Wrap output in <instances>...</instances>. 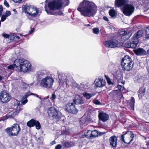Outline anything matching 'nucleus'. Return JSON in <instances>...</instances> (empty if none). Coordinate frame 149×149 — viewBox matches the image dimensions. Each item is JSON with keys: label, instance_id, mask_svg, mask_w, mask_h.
Here are the masks:
<instances>
[{"label": "nucleus", "instance_id": "1", "mask_svg": "<svg viewBox=\"0 0 149 149\" xmlns=\"http://www.w3.org/2000/svg\"><path fill=\"white\" fill-rule=\"evenodd\" d=\"M77 10L81 15L88 17H93L97 11V6L94 3L86 0L80 3Z\"/></svg>", "mask_w": 149, "mask_h": 149}, {"label": "nucleus", "instance_id": "2", "mask_svg": "<svg viewBox=\"0 0 149 149\" xmlns=\"http://www.w3.org/2000/svg\"><path fill=\"white\" fill-rule=\"evenodd\" d=\"M16 68L18 70L24 72H29L31 70V65L27 60L24 59H17L14 61Z\"/></svg>", "mask_w": 149, "mask_h": 149}, {"label": "nucleus", "instance_id": "3", "mask_svg": "<svg viewBox=\"0 0 149 149\" xmlns=\"http://www.w3.org/2000/svg\"><path fill=\"white\" fill-rule=\"evenodd\" d=\"M69 2V0H54L48 3V7L51 10H58L68 5Z\"/></svg>", "mask_w": 149, "mask_h": 149}, {"label": "nucleus", "instance_id": "4", "mask_svg": "<svg viewBox=\"0 0 149 149\" xmlns=\"http://www.w3.org/2000/svg\"><path fill=\"white\" fill-rule=\"evenodd\" d=\"M121 65L123 70L128 71L132 69L134 63L131 58L127 55L122 59Z\"/></svg>", "mask_w": 149, "mask_h": 149}, {"label": "nucleus", "instance_id": "5", "mask_svg": "<svg viewBox=\"0 0 149 149\" xmlns=\"http://www.w3.org/2000/svg\"><path fill=\"white\" fill-rule=\"evenodd\" d=\"M143 33L142 30L139 31L136 34L134 35L130 40L125 43V47L128 48H135L138 42V38L141 37Z\"/></svg>", "mask_w": 149, "mask_h": 149}, {"label": "nucleus", "instance_id": "6", "mask_svg": "<svg viewBox=\"0 0 149 149\" xmlns=\"http://www.w3.org/2000/svg\"><path fill=\"white\" fill-rule=\"evenodd\" d=\"M54 81V79L52 76H48L41 80L40 85L41 87L47 89L51 88L53 85Z\"/></svg>", "mask_w": 149, "mask_h": 149}, {"label": "nucleus", "instance_id": "7", "mask_svg": "<svg viewBox=\"0 0 149 149\" xmlns=\"http://www.w3.org/2000/svg\"><path fill=\"white\" fill-rule=\"evenodd\" d=\"M20 130V127L19 125L17 124H14L11 127H8L5 129V131L10 136H17Z\"/></svg>", "mask_w": 149, "mask_h": 149}, {"label": "nucleus", "instance_id": "8", "mask_svg": "<svg viewBox=\"0 0 149 149\" xmlns=\"http://www.w3.org/2000/svg\"><path fill=\"white\" fill-rule=\"evenodd\" d=\"M47 113L50 117H52L53 119L56 120H58L62 116L61 113L53 107H50Z\"/></svg>", "mask_w": 149, "mask_h": 149}, {"label": "nucleus", "instance_id": "9", "mask_svg": "<svg viewBox=\"0 0 149 149\" xmlns=\"http://www.w3.org/2000/svg\"><path fill=\"white\" fill-rule=\"evenodd\" d=\"M134 137L133 133L130 131H127L121 135L122 141L126 143L129 144L132 141Z\"/></svg>", "mask_w": 149, "mask_h": 149}, {"label": "nucleus", "instance_id": "10", "mask_svg": "<svg viewBox=\"0 0 149 149\" xmlns=\"http://www.w3.org/2000/svg\"><path fill=\"white\" fill-rule=\"evenodd\" d=\"M122 10L125 15L130 16L134 12V7L131 4H127L123 6Z\"/></svg>", "mask_w": 149, "mask_h": 149}, {"label": "nucleus", "instance_id": "11", "mask_svg": "<svg viewBox=\"0 0 149 149\" xmlns=\"http://www.w3.org/2000/svg\"><path fill=\"white\" fill-rule=\"evenodd\" d=\"M65 109L67 112L74 114H77L78 111L73 103L70 102L66 104L65 107Z\"/></svg>", "mask_w": 149, "mask_h": 149}, {"label": "nucleus", "instance_id": "12", "mask_svg": "<svg viewBox=\"0 0 149 149\" xmlns=\"http://www.w3.org/2000/svg\"><path fill=\"white\" fill-rule=\"evenodd\" d=\"M59 78V82L60 85L63 86L64 85L67 86L69 82L67 76L64 74H60L58 76Z\"/></svg>", "mask_w": 149, "mask_h": 149}, {"label": "nucleus", "instance_id": "13", "mask_svg": "<svg viewBox=\"0 0 149 149\" xmlns=\"http://www.w3.org/2000/svg\"><path fill=\"white\" fill-rule=\"evenodd\" d=\"M11 96L9 94L7 93L4 91H2L0 94V100L3 103L7 102L11 99Z\"/></svg>", "mask_w": 149, "mask_h": 149}, {"label": "nucleus", "instance_id": "14", "mask_svg": "<svg viewBox=\"0 0 149 149\" xmlns=\"http://www.w3.org/2000/svg\"><path fill=\"white\" fill-rule=\"evenodd\" d=\"M119 34L122 40L125 41L128 39L130 37L132 33L131 31H122L119 32Z\"/></svg>", "mask_w": 149, "mask_h": 149}, {"label": "nucleus", "instance_id": "15", "mask_svg": "<svg viewBox=\"0 0 149 149\" xmlns=\"http://www.w3.org/2000/svg\"><path fill=\"white\" fill-rule=\"evenodd\" d=\"M73 101L74 103L77 105L82 104L84 103L85 99L83 96L76 95L74 97Z\"/></svg>", "mask_w": 149, "mask_h": 149}, {"label": "nucleus", "instance_id": "16", "mask_svg": "<svg viewBox=\"0 0 149 149\" xmlns=\"http://www.w3.org/2000/svg\"><path fill=\"white\" fill-rule=\"evenodd\" d=\"M103 44L107 47L109 48L117 47L118 45L117 42L112 40L104 41Z\"/></svg>", "mask_w": 149, "mask_h": 149}, {"label": "nucleus", "instance_id": "17", "mask_svg": "<svg viewBox=\"0 0 149 149\" xmlns=\"http://www.w3.org/2000/svg\"><path fill=\"white\" fill-rule=\"evenodd\" d=\"M117 138L115 135L110 137L109 139L110 145L113 148H116L117 144Z\"/></svg>", "mask_w": 149, "mask_h": 149}, {"label": "nucleus", "instance_id": "18", "mask_svg": "<svg viewBox=\"0 0 149 149\" xmlns=\"http://www.w3.org/2000/svg\"><path fill=\"white\" fill-rule=\"evenodd\" d=\"M98 117L100 120L103 122H106L109 119V116L106 113L101 112L99 113Z\"/></svg>", "mask_w": 149, "mask_h": 149}, {"label": "nucleus", "instance_id": "19", "mask_svg": "<svg viewBox=\"0 0 149 149\" xmlns=\"http://www.w3.org/2000/svg\"><path fill=\"white\" fill-rule=\"evenodd\" d=\"M38 9V8L32 6L30 9V11L28 15L29 16L33 17H36L39 14Z\"/></svg>", "mask_w": 149, "mask_h": 149}, {"label": "nucleus", "instance_id": "20", "mask_svg": "<svg viewBox=\"0 0 149 149\" xmlns=\"http://www.w3.org/2000/svg\"><path fill=\"white\" fill-rule=\"evenodd\" d=\"M95 83L97 87H101L105 85L106 82L103 78H99L96 79Z\"/></svg>", "mask_w": 149, "mask_h": 149}, {"label": "nucleus", "instance_id": "21", "mask_svg": "<svg viewBox=\"0 0 149 149\" xmlns=\"http://www.w3.org/2000/svg\"><path fill=\"white\" fill-rule=\"evenodd\" d=\"M47 6L45 5V10L46 12L48 14L51 15H63V13L61 11L59 10L57 13H54L52 11V10H51L49 8V10H48L47 8Z\"/></svg>", "mask_w": 149, "mask_h": 149}, {"label": "nucleus", "instance_id": "22", "mask_svg": "<svg viewBox=\"0 0 149 149\" xmlns=\"http://www.w3.org/2000/svg\"><path fill=\"white\" fill-rule=\"evenodd\" d=\"M90 122V118L87 116L84 115L80 118L79 122L81 123V125H87Z\"/></svg>", "mask_w": 149, "mask_h": 149}, {"label": "nucleus", "instance_id": "23", "mask_svg": "<svg viewBox=\"0 0 149 149\" xmlns=\"http://www.w3.org/2000/svg\"><path fill=\"white\" fill-rule=\"evenodd\" d=\"M32 6L31 5L27 4L23 5L22 7V10L25 13L28 15L30 11V9Z\"/></svg>", "mask_w": 149, "mask_h": 149}, {"label": "nucleus", "instance_id": "24", "mask_svg": "<svg viewBox=\"0 0 149 149\" xmlns=\"http://www.w3.org/2000/svg\"><path fill=\"white\" fill-rule=\"evenodd\" d=\"M127 3L126 0H116L115 1V6L117 7L124 6Z\"/></svg>", "mask_w": 149, "mask_h": 149}, {"label": "nucleus", "instance_id": "25", "mask_svg": "<svg viewBox=\"0 0 149 149\" xmlns=\"http://www.w3.org/2000/svg\"><path fill=\"white\" fill-rule=\"evenodd\" d=\"M134 53L138 55H143L146 54V52L144 50L141 48H139L134 51Z\"/></svg>", "mask_w": 149, "mask_h": 149}, {"label": "nucleus", "instance_id": "26", "mask_svg": "<svg viewBox=\"0 0 149 149\" xmlns=\"http://www.w3.org/2000/svg\"><path fill=\"white\" fill-rule=\"evenodd\" d=\"M82 94L85 98L87 100H89L94 96L95 95V93H89L87 92H85L83 93Z\"/></svg>", "mask_w": 149, "mask_h": 149}, {"label": "nucleus", "instance_id": "27", "mask_svg": "<svg viewBox=\"0 0 149 149\" xmlns=\"http://www.w3.org/2000/svg\"><path fill=\"white\" fill-rule=\"evenodd\" d=\"M46 74V72L45 70L39 71L36 74V77L38 81L40 80L41 78H43V76Z\"/></svg>", "mask_w": 149, "mask_h": 149}, {"label": "nucleus", "instance_id": "28", "mask_svg": "<svg viewBox=\"0 0 149 149\" xmlns=\"http://www.w3.org/2000/svg\"><path fill=\"white\" fill-rule=\"evenodd\" d=\"M145 90L146 88L144 87L140 88L138 93V95L139 99H141L142 97L145 95Z\"/></svg>", "mask_w": 149, "mask_h": 149}, {"label": "nucleus", "instance_id": "29", "mask_svg": "<svg viewBox=\"0 0 149 149\" xmlns=\"http://www.w3.org/2000/svg\"><path fill=\"white\" fill-rule=\"evenodd\" d=\"M17 114V112L15 110H13L9 112L7 115L6 117L8 118H13Z\"/></svg>", "mask_w": 149, "mask_h": 149}, {"label": "nucleus", "instance_id": "30", "mask_svg": "<svg viewBox=\"0 0 149 149\" xmlns=\"http://www.w3.org/2000/svg\"><path fill=\"white\" fill-rule=\"evenodd\" d=\"M135 101L134 97H132L130 103L129 105V108L132 110H134V106Z\"/></svg>", "mask_w": 149, "mask_h": 149}, {"label": "nucleus", "instance_id": "31", "mask_svg": "<svg viewBox=\"0 0 149 149\" xmlns=\"http://www.w3.org/2000/svg\"><path fill=\"white\" fill-rule=\"evenodd\" d=\"M70 133L68 129L65 127H63L62 128L61 135H66L69 134Z\"/></svg>", "mask_w": 149, "mask_h": 149}, {"label": "nucleus", "instance_id": "32", "mask_svg": "<svg viewBox=\"0 0 149 149\" xmlns=\"http://www.w3.org/2000/svg\"><path fill=\"white\" fill-rule=\"evenodd\" d=\"M88 88L89 87L86 84L81 83V84L79 89L83 91H86L88 89Z\"/></svg>", "mask_w": 149, "mask_h": 149}, {"label": "nucleus", "instance_id": "33", "mask_svg": "<svg viewBox=\"0 0 149 149\" xmlns=\"http://www.w3.org/2000/svg\"><path fill=\"white\" fill-rule=\"evenodd\" d=\"M36 120L34 119H31L27 122V125L30 127H32L35 126V124Z\"/></svg>", "mask_w": 149, "mask_h": 149}, {"label": "nucleus", "instance_id": "34", "mask_svg": "<svg viewBox=\"0 0 149 149\" xmlns=\"http://www.w3.org/2000/svg\"><path fill=\"white\" fill-rule=\"evenodd\" d=\"M116 11L113 9H111L109 11V15L112 17H113L116 15Z\"/></svg>", "mask_w": 149, "mask_h": 149}, {"label": "nucleus", "instance_id": "35", "mask_svg": "<svg viewBox=\"0 0 149 149\" xmlns=\"http://www.w3.org/2000/svg\"><path fill=\"white\" fill-rule=\"evenodd\" d=\"M92 131L88 130L87 132L84 133L85 136L87 138L92 137Z\"/></svg>", "mask_w": 149, "mask_h": 149}, {"label": "nucleus", "instance_id": "36", "mask_svg": "<svg viewBox=\"0 0 149 149\" xmlns=\"http://www.w3.org/2000/svg\"><path fill=\"white\" fill-rule=\"evenodd\" d=\"M92 137H96L98 135V132L96 130L92 131Z\"/></svg>", "mask_w": 149, "mask_h": 149}, {"label": "nucleus", "instance_id": "37", "mask_svg": "<svg viewBox=\"0 0 149 149\" xmlns=\"http://www.w3.org/2000/svg\"><path fill=\"white\" fill-rule=\"evenodd\" d=\"M113 77L116 79H120V74L116 72L113 74Z\"/></svg>", "mask_w": 149, "mask_h": 149}, {"label": "nucleus", "instance_id": "38", "mask_svg": "<svg viewBox=\"0 0 149 149\" xmlns=\"http://www.w3.org/2000/svg\"><path fill=\"white\" fill-rule=\"evenodd\" d=\"M145 33V37L147 39L149 38V26L146 28Z\"/></svg>", "mask_w": 149, "mask_h": 149}, {"label": "nucleus", "instance_id": "39", "mask_svg": "<svg viewBox=\"0 0 149 149\" xmlns=\"http://www.w3.org/2000/svg\"><path fill=\"white\" fill-rule=\"evenodd\" d=\"M33 94L31 93L30 91H29L28 93H26L23 96L22 98L23 99H27V97L29 95H33Z\"/></svg>", "mask_w": 149, "mask_h": 149}, {"label": "nucleus", "instance_id": "40", "mask_svg": "<svg viewBox=\"0 0 149 149\" xmlns=\"http://www.w3.org/2000/svg\"><path fill=\"white\" fill-rule=\"evenodd\" d=\"M105 77L109 85L113 84V83L111 81V79L109 77L106 75H105Z\"/></svg>", "mask_w": 149, "mask_h": 149}, {"label": "nucleus", "instance_id": "41", "mask_svg": "<svg viewBox=\"0 0 149 149\" xmlns=\"http://www.w3.org/2000/svg\"><path fill=\"white\" fill-rule=\"evenodd\" d=\"M71 86L74 88H77L78 89H80V87L75 82H73Z\"/></svg>", "mask_w": 149, "mask_h": 149}, {"label": "nucleus", "instance_id": "42", "mask_svg": "<svg viewBox=\"0 0 149 149\" xmlns=\"http://www.w3.org/2000/svg\"><path fill=\"white\" fill-rule=\"evenodd\" d=\"M35 125L36 126V128L38 130L41 127L39 122L38 121H36Z\"/></svg>", "mask_w": 149, "mask_h": 149}, {"label": "nucleus", "instance_id": "43", "mask_svg": "<svg viewBox=\"0 0 149 149\" xmlns=\"http://www.w3.org/2000/svg\"><path fill=\"white\" fill-rule=\"evenodd\" d=\"M93 33L95 34H98L99 32V29L97 28H95L93 29Z\"/></svg>", "mask_w": 149, "mask_h": 149}, {"label": "nucleus", "instance_id": "44", "mask_svg": "<svg viewBox=\"0 0 149 149\" xmlns=\"http://www.w3.org/2000/svg\"><path fill=\"white\" fill-rule=\"evenodd\" d=\"M16 67V65H15L14 62V64L13 65H9L8 67V68L9 69H10L11 70H13L14 68Z\"/></svg>", "mask_w": 149, "mask_h": 149}, {"label": "nucleus", "instance_id": "45", "mask_svg": "<svg viewBox=\"0 0 149 149\" xmlns=\"http://www.w3.org/2000/svg\"><path fill=\"white\" fill-rule=\"evenodd\" d=\"M28 101L27 99H23L22 98L21 100V104H25L28 102Z\"/></svg>", "mask_w": 149, "mask_h": 149}, {"label": "nucleus", "instance_id": "46", "mask_svg": "<svg viewBox=\"0 0 149 149\" xmlns=\"http://www.w3.org/2000/svg\"><path fill=\"white\" fill-rule=\"evenodd\" d=\"M93 103L97 105H99L100 104V102L98 100H93Z\"/></svg>", "mask_w": 149, "mask_h": 149}, {"label": "nucleus", "instance_id": "47", "mask_svg": "<svg viewBox=\"0 0 149 149\" xmlns=\"http://www.w3.org/2000/svg\"><path fill=\"white\" fill-rule=\"evenodd\" d=\"M10 40H12L15 39V37L13 34H11L9 35V38Z\"/></svg>", "mask_w": 149, "mask_h": 149}, {"label": "nucleus", "instance_id": "48", "mask_svg": "<svg viewBox=\"0 0 149 149\" xmlns=\"http://www.w3.org/2000/svg\"><path fill=\"white\" fill-rule=\"evenodd\" d=\"M6 16L4 15H2L1 17V20L2 22H3L6 19Z\"/></svg>", "mask_w": 149, "mask_h": 149}, {"label": "nucleus", "instance_id": "49", "mask_svg": "<svg viewBox=\"0 0 149 149\" xmlns=\"http://www.w3.org/2000/svg\"><path fill=\"white\" fill-rule=\"evenodd\" d=\"M22 84L23 85V88H26L29 86L28 84L24 82H22Z\"/></svg>", "mask_w": 149, "mask_h": 149}, {"label": "nucleus", "instance_id": "50", "mask_svg": "<svg viewBox=\"0 0 149 149\" xmlns=\"http://www.w3.org/2000/svg\"><path fill=\"white\" fill-rule=\"evenodd\" d=\"M51 99L52 100H54L56 98V95L54 93L52 94V96L51 97Z\"/></svg>", "mask_w": 149, "mask_h": 149}, {"label": "nucleus", "instance_id": "51", "mask_svg": "<svg viewBox=\"0 0 149 149\" xmlns=\"http://www.w3.org/2000/svg\"><path fill=\"white\" fill-rule=\"evenodd\" d=\"M3 12V8L2 6L1 5L0 6V17L1 16L2 13Z\"/></svg>", "mask_w": 149, "mask_h": 149}, {"label": "nucleus", "instance_id": "52", "mask_svg": "<svg viewBox=\"0 0 149 149\" xmlns=\"http://www.w3.org/2000/svg\"><path fill=\"white\" fill-rule=\"evenodd\" d=\"M11 14L10 12V11H7L6 12L5 15L6 17H7L10 15Z\"/></svg>", "mask_w": 149, "mask_h": 149}, {"label": "nucleus", "instance_id": "53", "mask_svg": "<svg viewBox=\"0 0 149 149\" xmlns=\"http://www.w3.org/2000/svg\"><path fill=\"white\" fill-rule=\"evenodd\" d=\"M2 36L6 38H9V35L8 34L3 33L2 34Z\"/></svg>", "mask_w": 149, "mask_h": 149}, {"label": "nucleus", "instance_id": "54", "mask_svg": "<svg viewBox=\"0 0 149 149\" xmlns=\"http://www.w3.org/2000/svg\"><path fill=\"white\" fill-rule=\"evenodd\" d=\"M34 30L35 29L34 28H31V30L30 31H29L28 33L30 35L32 34L34 32Z\"/></svg>", "mask_w": 149, "mask_h": 149}, {"label": "nucleus", "instance_id": "55", "mask_svg": "<svg viewBox=\"0 0 149 149\" xmlns=\"http://www.w3.org/2000/svg\"><path fill=\"white\" fill-rule=\"evenodd\" d=\"M4 4L6 7L8 8L9 7V5L8 3L6 0H5L4 1Z\"/></svg>", "mask_w": 149, "mask_h": 149}, {"label": "nucleus", "instance_id": "56", "mask_svg": "<svg viewBox=\"0 0 149 149\" xmlns=\"http://www.w3.org/2000/svg\"><path fill=\"white\" fill-rule=\"evenodd\" d=\"M61 146L60 145L58 144L55 147L56 149H61Z\"/></svg>", "mask_w": 149, "mask_h": 149}, {"label": "nucleus", "instance_id": "57", "mask_svg": "<svg viewBox=\"0 0 149 149\" xmlns=\"http://www.w3.org/2000/svg\"><path fill=\"white\" fill-rule=\"evenodd\" d=\"M14 2L16 3H20L22 0H13Z\"/></svg>", "mask_w": 149, "mask_h": 149}, {"label": "nucleus", "instance_id": "58", "mask_svg": "<svg viewBox=\"0 0 149 149\" xmlns=\"http://www.w3.org/2000/svg\"><path fill=\"white\" fill-rule=\"evenodd\" d=\"M103 19L105 21H108V19L107 17L104 16L103 17Z\"/></svg>", "mask_w": 149, "mask_h": 149}, {"label": "nucleus", "instance_id": "59", "mask_svg": "<svg viewBox=\"0 0 149 149\" xmlns=\"http://www.w3.org/2000/svg\"><path fill=\"white\" fill-rule=\"evenodd\" d=\"M56 143V141H52V142H51V144L52 145H53L54 144H55Z\"/></svg>", "mask_w": 149, "mask_h": 149}, {"label": "nucleus", "instance_id": "60", "mask_svg": "<svg viewBox=\"0 0 149 149\" xmlns=\"http://www.w3.org/2000/svg\"><path fill=\"white\" fill-rule=\"evenodd\" d=\"M118 88L119 90H120L121 89L122 86L120 85H118Z\"/></svg>", "mask_w": 149, "mask_h": 149}, {"label": "nucleus", "instance_id": "61", "mask_svg": "<svg viewBox=\"0 0 149 149\" xmlns=\"http://www.w3.org/2000/svg\"><path fill=\"white\" fill-rule=\"evenodd\" d=\"M15 38H17L18 39H19L20 38V37H19L18 36H15Z\"/></svg>", "mask_w": 149, "mask_h": 149}, {"label": "nucleus", "instance_id": "62", "mask_svg": "<svg viewBox=\"0 0 149 149\" xmlns=\"http://www.w3.org/2000/svg\"><path fill=\"white\" fill-rule=\"evenodd\" d=\"M17 107H19L20 105V102H17Z\"/></svg>", "mask_w": 149, "mask_h": 149}, {"label": "nucleus", "instance_id": "63", "mask_svg": "<svg viewBox=\"0 0 149 149\" xmlns=\"http://www.w3.org/2000/svg\"><path fill=\"white\" fill-rule=\"evenodd\" d=\"M148 71L149 73V66L147 67Z\"/></svg>", "mask_w": 149, "mask_h": 149}, {"label": "nucleus", "instance_id": "64", "mask_svg": "<svg viewBox=\"0 0 149 149\" xmlns=\"http://www.w3.org/2000/svg\"><path fill=\"white\" fill-rule=\"evenodd\" d=\"M3 77L1 76L0 75V81H1L2 80Z\"/></svg>", "mask_w": 149, "mask_h": 149}]
</instances>
